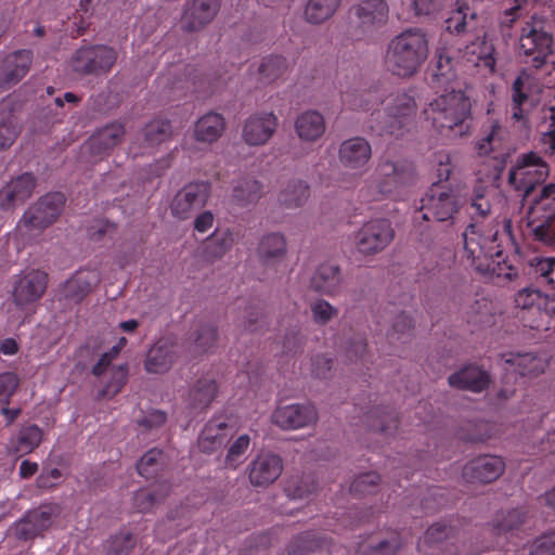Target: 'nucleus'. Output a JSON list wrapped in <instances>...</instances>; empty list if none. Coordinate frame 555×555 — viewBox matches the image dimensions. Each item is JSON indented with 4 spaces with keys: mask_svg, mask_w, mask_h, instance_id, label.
Here are the masks:
<instances>
[{
    "mask_svg": "<svg viewBox=\"0 0 555 555\" xmlns=\"http://www.w3.org/2000/svg\"><path fill=\"white\" fill-rule=\"evenodd\" d=\"M344 101L350 109L369 114L370 128L380 135H402L416 113L415 100L405 91L385 96L379 90H367L346 94Z\"/></svg>",
    "mask_w": 555,
    "mask_h": 555,
    "instance_id": "obj_1",
    "label": "nucleus"
},
{
    "mask_svg": "<svg viewBox=\"0 0 555 555\" xmlns=\"http://www.w3.org/2000/svg\"><path fill=\"white\" fill-rule=\"evenodd\" d=\"M428 53L427 34L422 28H409L389 41L385 66L396 76L410 77L418 70Z\"/></svg>",
    "mask_w": 555,
    "mask_h": 555,
    "instance_id": "obj_2",
    "label": "nucleus"
},
{
    "mask_svg": "<svg viewBox=\"0 0 555 555\" xmlns=\"http://www.w3.org/2000/svg\"><path fill=\"white\" fill-rule=\"evenodd\" d=\"M470 102L461 90L451 88L429 102L423 114L433 128L443 135L463 133L462 127L468 118Z\"/></svg>",
    "mask_w": 555,
    "mask_h": 555,
    "instance_id": "obj_3",
    "label": "nucleus"
},
{
    "mask_svg": "<svg viewBox=\"0 0 555 555\" xmlns=\"http://www.w3.org/2000/svg\"><path fill=\"white\" fill-rule=\"evenodd\" d=\"M64 202L63 194L49 193L30 206L16 224L15 233L18 238L24 244L37 241L43 230L60 216Z\"/></svg>",
    "mask_w": 555,
    "mask_h": 555,
    "instance_id": "obj_4",
    "label": "nucleus"
},
{
    "mask_svg": "<svg viewBox=\"0 0 555 555\" xmlns=\"http://www.w3.org/2000/svg\"><path fill=\"white\" fill-rule=\"evenodd\" d=\"M548 175V166L537 153L529 152L519 156L508 173V183L525 196L544 182Z\"/></svg>",
    "mask_w": 555,
    "mask_h": 555,
    "instance_id": "obj_5",
    "label": "nucleus"
},
{
    "mask_svg": "<svg viewBox=\"0 0 555 555\" xmlns=\"http://www.w3.org/2000/svg\"><path fill=\"white\" fill-rule=\"evenodd\" d=\"M461 206L456 191L446 185L434 184L423 199L424 220L449 221Z\"/></svg>",
    "mask_w": 555,
    "mask_h": 555,
    "instance_id": "obj_6",
    "label": "nucleus"
},
{
    "mask_svg": "<svg viewBox=\"0 0 555 555\" xmlns=\"http://www.w3.org/2000/svg\"><path fill=\"white\" fill-rule=\"evenodd\" d=\"M395 232L386 219L365 222L356 233L354 246L362 255H374L386 248L393 240Z\"/></svg>",
    "mask_w": 555,
    "mask_h": 555,
    "instance_id": "obj_7",
    "label": "nucleus"
},
{
    "mask_svg": "<svg viewBox=\"0 0 555 555\" xmlns=\"http://www.w3.org/2000/svg\"><path fill=\"white\" fill-rule=\"evenodd\" d=\"M117 60V52L107 46L79 49L73 57V68L85 75L107 74Z\"/></svg>",
    "mask_w": 555,
    "mask_h": 555,
    "instance_id": "obj_8",
    "label": "nucleus"
},
{
    "mask_svg": "<svg viewBox=\"0 0 555 555\" xmlns=\"http://www.w3.org/2000/svg\"><path fill=\"white\" fill-rule=\"evenodd\" d=\"M414 170L405 162L382 158L375 169V181L383 194H391L413 180Z\"/></svg>",
    "mask_w": 555,
    "mask_h": 555,
    "instance_id": "obj_9",
    "label": "nucleus"
},
{
    "mask_svg": "<svg viewBox=\"0 0 555 555\" xmlns=\"http://www.w3.org/2000/svg\"><path fill=\"white\" fill-rule=\"evenodd\" d=\"M209 196L206 183H189L183 186L171 202V214L181 219H189L195 211L203 208Z\"/></svg>",
    "mask_w": 555,
    "mask_h": 555,
    "instance_id": "obj_10",
    "label": "nucleus"
},
{
    "mask_svg": "<svg viewBox=\"0 0 555 555\" xmlns=\"http://www.w3.org/2000/svg\"><path fill=\"white\" fill-rule=\"evenodd\" d=\"M278 127L279 118L273 112H259L245 120L242 139L249 146H261L270 141Z\"/></svg>",
    "mask_w": 555,
    "mask_h": 555,
    "instance_id": "obj_11",
    "label": "nucleus"
},
{
    "mask_svg": "<svg viewBox=\"0 0 555 555\" xmlns=\"http://www.w3.org/2000/svg\"><path fill=\"white\" fill-rule=\"evenodd\" d=\"M48 275L31 270L20 275L14 284L13 300L20 308H26L39 300L46 292Z\"/></svg>",
    "mask_w": 555,
    "mask_h": 555,
    "instance_id": "obj_12",
    "label": "nucleus"
},
{
    "mask_svg": "<svg viewBox=\"0 0 555 555\" xmlns=\"http://www.w3.org/2000/svg\"><path fill=\"white\" fill-rule=\"evenodd\" d=\"M318 421V412L310 403H293L279 406L272 414V422L282 429H299Z\"/></svg>",
    "mask_w": 555,
    "mask_h": 555,
    "instance_id": "obj_13",
    "label": "nucleus"
},
{
    "mask_svg": "<svg viewBox=\"0 0 555 555\" xmlns=\"http://www.w3.org/2000/svg\"><path fill=\"white\" fill-rule=\"evenodd\" d=\"M463 254L476 270H485V261L491 256L490 236L480 233L478 225L469 224L463 233Z\"/></svg>",
    "mask_w": 555,
    "mask_h": 555,
    "instance_id": "obj_14",
    "label": "nucleus"
},
{
    "mask_svg": "<svg viewBox=\"0 0 555 555\" xmlns=\"http://www.w3.org/2000/svg\"><path fill=\"white\" fill-rule=\"evenodd\" d=\"M505 469V462L496 455H481L469 461L463 468V477L470 482L489 483Z\"/></svg>",
    "mask_w": 555,
    "mask_h": 555,
    "instance_id": "obj_15",
    "label": "nucleus"
},
{
    "mask_svg": "<svg viewBox=\"0 0 555 555\" xmlns=\"http://www.w3.org/2000/svg\"><path fill=\"white\" fill-rule=\"evenodd\" d=\"M371 157V144L362 137L344 140L338 149V160L349 170L362 171Z\"/></svg>",
    "mask_w": 555,
    "mask_h": 555,
    "instance_id": "obj_16",
    "label": "nucleus"
},
{
    "mask_svg": "<svg viewBox=\"0 0 555 555\" xmlns=\"http://www.w3.org/2000/svg\"><path fill=\"white\" fill-rule=\"evenodd\" d=\"M283 469L280 456L272 453L258 454L248 466L249 481L254 487H268L281 475Z\"/></svg>",
    "mask_w": 555,
    "mask_h": 555,
    "instance_id": "obj_17",
    "label": "nucleus"
},
{
    "mask_svg": "<svg viewBox=\"0 0 555 555\" xmlns=\"http://www.w3.org/2000/svg\"><path fill=\"white\" fill-rule=\"evenodd\" d=\"M353 12L363 33L372 34L387 23L389 8L385 0H363Z\"/></svg>",
    "mask_w": 555,
    "mask_h": 555,
    "instance_id": "obj_18",
    "label": "nucleus"
},
{
    "mask_svg": "<svg viewBox=\"0 0 555 555\" xmlns=\"http://www.w3.org/2000/svg\"><path fill=\"white\" fill-rule=\"evenodd\" d=\"M35 178L30 173H24L12 179L0 190V208L14 209L22 205L33 194Z\"/></svg>",
    "mask_w": 555,
    "mask_h": 555,
    "instance_id": "obj_19",
    "label": "nucleus"
},
{
    "mask_svg": "<svg viewBox=\"0 0 555 555\" xmlns=\"http://www.w3.org/2000/svg\"><path fill=\"white\" fill-rule=\"evenodd\" d=\"M179 358V346L168 339H160L147 352L145 370L152 374L169 371Z\"/></svg>",
    "mask_w": 555,
    "mask_h": 555,
    "instance_id": "obj_20",
    "label": "nucleus"
},
{
    "mask_svg": "<svg viewBox=\"0 0 555 555\" xmlns=\"http://www.w3.org/2000/svg\"><path fill=\"white\" fill-rule=\"evenodd\" d=\"M340 268L331 262L320 264L310 279V288L321 295L335 297L343 287Z\"/></svg>",
    "mask_w": 555,
    "mask_h": 555,
    "instance_id": "obj_21",
    "label": "nucleus"
},
{
    "mask_svg": "<svg viewBox=\"0 0 555 555\" xmlns=\"http://www.w3.org/2000/svg\"><path fill=\"white\" fill-rule=\"evenodd\" d=\"M31 53L23 50L14 52L0 61V89L16 85L29 70Z\"/></svg>",
    "mask_w": 555,
    "mask_h": 555,
    "instance_id": "obj_22",
    "label": "nucleus"
},
{
    "mask_svg": "<svg viewBox=\"0 0 555 555\" xmlns=\"http://www.w3.org/2000/svg\"><path fill=\"white\" fill-rule=\"evenodd\" d=\"M552 41V37L546 31L527 25L522 28L519 38V50L525 55H533L535 62L543 63L551 53Z\"/></svg>",
    "mask_w": 555,
    "mask_h": 555,
    "instance_id": "obj_23",
    "label": "nucleus"
},
{
    "mask_svg": "<svg viewBox=\"0 0 555 555\" xmlns=\"http://www.w3.org/2000/svg\"><path fill=\"white\" fill-rule=\"evenodd\" d=\"M294 127L301 142L315 143L325 134L326 121L320 112L307 109L296 117Z\"/></svg>",
    "mask_w": 555,
    "mask_h": 555,
    "instance_id": "obj_24",
    "label": "nucleus"
},
{
    "mask_svg": "<svg viewBox=\"0 0 555 555\" xmlns=\"http://www.w3.org/2000/svg\"><path fill=\"white\" fill-rule=\"evenodd\" d=\"M225 130L224 117L216 112L201 116L193 126V139L204 145L217 142Z\"/></svg>",
    "mask_w": 555,
    "mask_h": 555,
    "instance_id": "obj_25",
    "label": "nucleus"
},
{
    "mask_svg": "<svg viewBox=\"0 0 555 555\" xmlns=\"http://www.w3.org/2000/svg\"><path fill=\"white\" fill-rule=\"evenodd\" d=\"M99 282L100 275L96 270H80L64 283L61 294L65 299L79 302Z\"/></svg>",
    "mask_w": 555,
    "mask_h": 555,
    "instance_id": "obj_26",
    "label": "nucleus"
},
{
    "mask_svg": "<svg viewBox=\"0 0 555 555\" xmlns=\"http://www.w3.org/2000/svg\"><path fill=\"white\" fill-rule=\"evenodd\" d=\"M450 386L473 392L485 390L490 383L489 374L478 366H466L449 376Z\"/></svg>",
    "mask_w": 555,
    "mask_h": 555,
    "instance_id": "obj_27",
    "label": "nucleus"
},
{
    "mask_svg": "<svg viewBox=\"0 0 555 555\" xmlns=\"http://www.w3.org/2000/svg\"><path fill=\"white\" fill-rule=\"evenodd\" d=\"M232 437V428L224 422L211 421L206 424L198 438V448L205 453H212Z\"/></svg>",
    "mask_w": 555,
    "mask_h": 555,
    "instance_id": "obj_28",
    "label": "nucleus"
},
{
    "mask_svg": "<svg viewBox=\"0 0 555 555\" xmlns=\"http://www.w3.org/2000/svg\"><path fill=\"white\" fill-rule=\"evenodd\" d=\"M258 257L264 266L282 261L287 253L285 236L278 232L263 235L257 248Z\"/></svg>",
    "mask_w": 555,
    "mask_h": 555,
    "instance_id": "obj_29",
    "label": "nucleus"
},
{
    "mask_svg": "<svg viewBox=\"0 0 555 555\" xmlns=\"http://www.w3.org/2000/svg\"><path fill=\"white\" fill-rule=\"evenodd\" d=\"M125 129L120 124L108 125L94 133L87 142L89 151L100 156L116 146L122 139Z\"/></svg>",
    "mask_w": 555,
    "mask_h": 555,
    "instance_id": "obj_30",
    "label": "nucleus"
},
{
    "mask_svg": "<svg viewBox=\"0 0 555 555\" xmlns=\"http://www.w3.org/2000/svg\"><path fill=\"white\" fill-rule=\"evenodd\" d=\"M515 306L522 310H544L547 314L555 315V297L544 295L539 289L525 287L517 292L514 299Z\"/></svg>",
    "mask_w": 555,
    "mask_h": 555,
    "instance_id": "obj_31",
    "label": "nucleus"
},
{
    "mask_svg": "<svg viewBox=\"0 0 555 555\" xmlns=\"http://www.w3.org/2000/svg\"><path fill=\"white\" fill-rule=\"evenodd\" d=\"M171 125L167 120H153L143 131V149L142 151L134 152L138 154H149L152 153L157 146L167 142L171 137Z\"/></svg>",
    "mask_w": 555,
    "mask_h": 555,
    "instance_id": "obj_32",
    "label": "nucleus"
},
{
    "mask_svg": "<svg viewBox=\"0 0 555 555\" xmlns=\"http://www.w3.org/2000/svg\"><path fill=\"white\" fill-rule=\"evenodd\" d=\"M220 7L219 0H194L185 17L189 18V29L195 30L210 23Z\"/></svg>",
    "mask_w": 555,
    "mask_h": 555,
    "instance_id": "obj_33",
    "label": "nucleus"
},
{
    "mask_svg": "<svg viewBox=\"0 0 555 555\" xmlns=\"http://www.w3.org/2000/svg\"><path fill=\"white\" fill-rule=\"evenodd\" d=\"M533 78L527 72H521L512 86V118L515 121H524L522 104L528 100Z\"/></svg>",
    "mask_w": 555,
    "mask_h": 555,
    "instance_id": "obj_34",
    "label": "nucleus"
},
{
    "mask_svg": "<svg viewBox=\"0 0 555 555\" xmlns=\"http://www.w3.org/2000/svg\"><path fill=\"white\" fill-rule=\"evenodd\" d=\"M310 197L309 185L299 179L289 181L279 193L278 201L286 209L302 207Z\"/></svg>",
    "mask_w": 555,
    "mask_h": 555,
    "instance_id": "obj_35",
    "label": "nucleus"
},
{
    "mask_svg": "<svg viewBox=\"0 0 555 555\" xmlns=\"http://www.w3.org/2000/svg\"><path fill=\"white\" fill-rule=\"evenodd\" d=\"M232 196L241 206L255 204L262 196V184L249 177L238 179L233 186Z\"/></svg>",
    "mask_w": 555,
    "mask_h": 555,
    "instance_id": "obj_36",
    "label": "nucleus"
},
{
    "mask_svg": "<svg viewBox=\"0 0 555 555\" xmlns=\"http://www.w3.org/2000/svg\"><path fill=\"white\" fill-rule=\"evenodd\" d=\"M506 362L515 366V370L521 375L527 377H535L546 370L548 361L542 356L532 353L517 354Z\"/></svg>",
    "mask_w": 555,
    "mask_h": 555,
    "instance_id": "obj_37",
    "label": "nucleus"
},
{
    "mask_svg": "<svg viewBox=\"0 0 555 555\" xmlns=\"http://www.w3.org/2000/svg\"><path fill=\"white\" fill-rule=\"evenodd\" d=\"M493 52V46L486 40H481L480 42H473L470 46H467L465 54H472V56L467 57L468 62H473L476 66L485 67L489 73H493L495 69Z\"/></svg>",
    "mask_w": 555,
    "mask_h": 555,
    "instance_id": "obj_38",
    "label": "nucleus"
},
{
    "mask_svg": "<svg viewBox=\"0 0 555 555\" xmlns=\"http://www.w3.org/2000/svg\"><path fill=\"white\" fill-rule=\"evenodd\" d=\"M42 440V430L37 425H28L20 429L12 440V448L21 454L33 452Z\"/></svg>",
    "mask_w": 555,
    "mask_h": 555,
    "instance_id": "obj_39",
    "label": "nucleus"
},
{
    "mask_svg": "<svg viewBox=\"0 0 555 555\" xmlns=\"http://www.w3.org/2000/svg\"><path fill=\"white\" fill-rule=\"evenodd\" d=\"M233 243L234 238L231 232L214 233L205 243V259L208 261L220 259L231 249Z\"/></svg>",
    "mask_w": 555,
    "mask_h": 555,
    "instance_id": "obj_40",
    "label": "nucleus"
},
{
    "mask_svg": "<svg viewBox=\"0 0 555 555\" xmlns=\"http://www.w3.org/2000/svg\"><path fill=\"white\" fill-rule=\"evenodd\" d=\"M340 0H309L305 17L309 23L321 24L328 20L339 7Z\"/></svg>",
    "mask_w": 555,
    "mask_h": 555,
    "instance_id": "obj_41",
    "label": "nucleus"
},
{
    "mask_svg": "<svg viewBox=\"0 0 555 555\" xmlns=\"http://www.w3.org/2000/svg\"><path fill=\"white\" fill-rule=\"evenodd\" d=\"M456 62L453 59L450 50H442L438 53L436 72L434 74V81L437 87L450 85L455 79Z\"/></svg>",
    "mask_w": 555,
    "mask_h": 555,
    "instance_id": "obj_42",
    "label": "nucleus"
},
{
    "mask_svg": "<svg viewBox=\"0 0 555 555\" xmlns=\"http://www.w3.org/2000/svg\"><path fill=\"white\" fill-rule=\"evenodd\" d=\"M288 70V64L283 56L264 57L259 65L260 79L266 83L283 78Z\"/></svg>",
    "mask_w": 555,
    "mask_h": 555,
    "instance_id": "obj_43",
    "label": "nucleus"
},
{
    "mask_svg": "<svg viewBox=\"0 0 555 555\" xmlns=\"http://www.w3.org/2000/svg\"><path fill=\"white\" fill-rule=\"evenodd\" d=\"M551 220L552 219L550 218L530 215V212H527V216L525 218H520L519 221L526 224L529 233L532 234L535 240L544 244H552L554 235L551 229Z\"/></svg>",
    "mask_w": 555,
    "mask_h": 555,
    "instance_id": "obj_44",
    "label": "nucleus"
},
{
    "mask_svg": "<svg viewBox=\"0 0 555 555\" xmlns=\"http://www.w3.org/2000/svg\"><path fill=\"white\" fill-rule=\"evenodd\" d=\"M217 385L211 378H202L195 383L190 391V401L194 408H206L215 399Z\"/></svg>",
    "mask_w": 555,
    "mask_h": 555,
    "instance_id": "obj_45",
    "label": "nucleus"
},
{
    "mask_svg": "<svg viewBox=\"0 0 555 555\" xmlns=\"http://www.w3.org/2000/svg\"><path fill=\"white\" fill-rule=\"evenodd\" d=\"M528 212L544 218L553 219L555 217V185L550 184L542 189L539 198L530 206Z\"/></svg>",
    "mask_w": 555,
    "mask_h": 555,
    "instance_id": "obj_46",
    "label": "nucleus"
},
{
    "mask_svg": "<svg viewBox=\"0 0 555 555\" xmlns=\"http://www.w3.org/2000/svg\"><path fill=\"white\" fill-rule=\"evenodd\" d=\"M127 376L128 369L126 364H119L112 367L111 373H108L106 377H103L105 385L101 396L111 398L117 395L126 384Z\"/></svg>",
    "mask_w": 555,
    "mask_h": 555,
    "instance_id": "obj_47",
    "label": "nucleus"
},
{
    "mask_svg": "<svg viewBox=\"0 0 555 555\" xmlns=\"http://www.w3.org/2000/svg\"><path fill=\"white\" fill-rule=\"evenodd\" d=\"M167 494V488L163 487L162 492L152 489H141L134 493L133 504L139 512L151 511L156 503Z\"/></svg>",
    "mask_w": 555,
    "mask_h": 555,
    "instance_id": "obj_48",
    "label": "nucleus"
},
{
    "mask_svg": "<svg viewBox=\"0 0 555 555\" xmlns=\"http://www.w3.org/2000/svg\"><path fill=\"white\" fill-rule=\"evenodd\" d=\"M314 323L325 325L338 315V309L325 299H315L310 305Z\"/></svg>",
    "mask_w": 555,
    "mask_h": 555,
    "instance_id": "obj_49",
    "label": "nucleus"
},
{
    "mask_svg": "<svg viewBox=\"0 0 555 555\" xmlns=\"http://www.w3.org/2000/svg\"><path fill=\"white\" fill-rule=\"evenodd\" d=\"M250 444L248 435L240 436L229 448L225 456V465L229 468L235 469L244 460Z\"/></svg>",
    "mask_w": 555,
    "mask_h": 555,
    "instance_id": "obj_50",
    "label": "nucleus"
},
{
    "mask_svg": "<svg viewBox=\"0 0 555 555\" xmlns=\"http://www.w3.org/2000/svg\"><path fill=\"white\" fill-rule=\"evenodd\" d=\"M470 207L479 217H487L491 211V191L479 186L474 191L470 199Z\"/></svg>",
    "mask_w": 555,
    "mask_h": 555,
    "instance_id": "obj_51",
    "label": "nucleus"
},
{
    "mask_svg": "<svg viewBox=\"0 0 555 555\" xmlns=\"http://www.w3.org/2000/svg\"><path fill=\"white\" fill-rule=\"evenodd\" d=\"M133 544L134 541L130 533H120L108 540L105 548L109 555H126Z\"/></svg>",
    "mask_w": 555,
    "mask_h": 555,
    "instance_id": "obj_52",
    "label": "nucleus"
},
{
    "mask_svg": "<svg viewBox=\"0 0 555 555\" xmlns=\"http://www.w3.org/2000/svg\"><path fill=\"white\" fill-rule=\"evenodd\" d=\"M531 266L551 285L555 286V258H533Z\"/></svg>",
    "mask_w": 555,
    "mask_h": 555,
    "instance_id": "obj_53",
    "label": "nucleus"
},
{
    "mask_svg": "<svg viewBox=\"0 0 555 555\" xmlns=\"http://www.w3.org/2000/svg\"><path fill=\"white\" fill-rule=\"evenodd\" d=\"M160 457L162 451L157 449L146 452L138 462L139 474L144 477L151 476L157 469Z\"/></svg>",
    "mask_w": 555,
    "mask_h": 555,
    "instance_id": "obj_54",
    "label": "nucleus"
},
{
    "mask_svg": "<svg viewBox=\"0 0 555 555\" xmlns=\"http://www.w3.org/2000/svg\"><path fill=\"white\" fill-rule=\"evenodd\" d=\"M525 514L520 509H511L498 516L495 526L500 531L513 530L524 521Z\"/></svg>",
    "mask_w": 555,
    "mask_h": 555,
    "instance_id": "obj_55",
    "label": "nucleus"
},
{
    "mask_svg": "<svg viewBox=\"0 0 555 555\" xmlns=\"http://www.w3.org/2000/svg\"><path fill=\"white\" fill-rule=\"evenodd\" d=\"M380 477L374 472L358 476L351 483L350 490L356 493H370L379 483Z\"/></svg>",
    "mask_w": 555,
    "mask_h": 555,
    "instance_id": "obj_56",
    "label": "nucleus"
},
{
    "mask_svg": "<svg viewBox=\"0 0 555 555\" xmlns=\"http://www.w3.org/2000/svg\"><path fill=\"white\" fill-rule=\"evenodd\" d=\"M452 529L447 527L446 525L435 524L426 530L423 538L421 539L420 545H431L435 543H439L444 539L449 538Z\"/></svg>",
    "mask_w": 555,
    "mask_h": 555,
    "instance_id": "obj_57",
    "label": "nucleus"
},
{
    "mask_svg": "<svg viewBox=\"0 0 555 555\" xmlns=\"http://www.w3.org/2000/svg\"><path fill=\"white\" fill-rule=\"evenodd\" d=\"M13 531H14V534L18 539H24V540L31 539V538L38 535L39 533H41L38 526L35 525L34 519H31V516L29 513L27 514V516L24 519L17 521L14 525Z\"/></svg>",
    "mask_w": 555,
    "mask_h": 555,
    "instance_id": "obj_58",
    "label": "nucleus"
},
{
    "mask_svg": "<svg viewBox=\"0 0 555 555\" xmlns=\"http://www.w3.org/2000/svg\"><path fill=\"white\" fill-rule=\"evenodd\" d=\"M531 555H555V532L537 539L531 546Z\"/></svg>",
    "mask_w": 555,
    "mask_h": 555,
    "instance_id": "obj_59",
    "label": "nucleus"
},
{
    "mask_svg": "<svg viewBox=\"0 0 555 555\" xmlns=\"http://www.w3.org/2000/svg\"><path fill=\"white\" fill-rule=\"evenodd\" d=\"M317 545V541L312 539V534L305 533L294 540L287 547L288 555H305L312 551Z\"/></svg>",
    "mask_w": 555,
    "mask_h": 555,
    "instance_id": "obj_60",
    "label": "nucleus"
},
{
    "mask_svg": "<svg viewBox=\"0 0 555 555\" xmlns=\"http://www.w3.org/2000/svg\"><path fill=\"white\" fill-rule=\"evenodd\" d=\"M35 525L38 526L42 532L52 524L54 516L56 515V508L53 506H41L40 508L29 513Z\"/></svg>",
    "mask_w": 555,
    "mask_h": 555,
    "instance_id": "obj_61",
    "label": "nucleus"
},
{
    "mask_svg": "<svg viewBox=\"0 0 555 555\" xmlns=\"http://www.w3.org/2000/svg\"><path fill=\"white\" fill-rule=\"evenodd\" d=\"M18 380L15 374L7 372L0 374V403H8L17 388Z\"/></svg>",
    "mask_w": 555,
    "mask_h": 555,
    "instance_id": "obj_62",
    "label": "nucleus"
},
{
    "mask_svg": "<svg viewBox=\"0 0 555 555\" xmlns=\"http://www.w3.org/2000/svg\"><path fill=\"white\" fill-rule=\"evenodd\" d=\"M217 330L212 325H205L201 327L195 343L201 351H208L217 341Z\"/></svg>",
    "mask_w": 555,
    "mask_h": 555,
    "instance_id": "obj_63",
    "label": "nucleus"
},
{
    "mask_svg": "<svg viewBox=\"0 0 555 555\" xmlns=\"http://www.w3.org/2000/svg\"><path fill=\"white\" fill-rule=\"evenodd\" d=\"M18 133L17 127L10 117L0 124V151L12 145Z\"/></svg>",
    "mask_w": 555,
    "mask_h": 555,
    "instance_id": "obj_64",
    "label": "nucleus"
}]
</instances>
